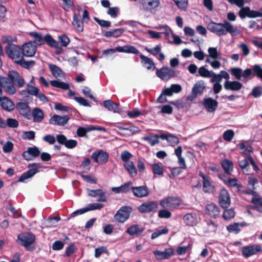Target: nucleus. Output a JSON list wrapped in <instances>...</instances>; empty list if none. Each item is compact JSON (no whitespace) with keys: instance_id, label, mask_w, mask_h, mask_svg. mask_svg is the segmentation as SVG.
Wrapping results in <instances>:
<instances>
[{"instance_id":"nucleus-8","label":"nucleus","mask_w":262,"mask_h":262,"mask_svg":"<svg viewBox=\"0 0 262 262\" xmlns=\"http://www.w3.org/2000/svg\"><path fill=\"white\" fill-rule=\"evenodd\" d=\"M261 251V246L258 244H253L244 246L242 248L241 250L242 255L245 258H248Z\"/></svg>"},{"instance_id":"nucleus-10","label":"nucleus","mask_w":262,"mask_h":262,"mask_svg":"<svg viewBox=\"0 0 262 262\" xmlns=\"http://www.w3.org/2000/svg\"><path fill=\"white\" fill-rule=\"evenodd\" d=\"M132 208L130 207L124 206L121 207L114 216L116 221L119 223H124L130 215Z\"/></svg>"},{"instance_id":"nucleus-59","label":"nucleus","mask_w":262,"mask_h":262,"mask_svg":"<svg viewBox=\"0 0 262 262\" xmlns=\"http://www.w3.org/2000/svg\"><path fill=\"white\" fill-rule=\"evenodd\" d=\"M94 19L102 27L108 28L111 26V23L110 21L100 19L96 17H94Z\"/></svg>"},{"instance_id":"nucleus-22","label":"nucleus","mask_w":262,"mask_h":262,"mask_svg":"<svg viewBox=\"0 0 262 262\" xmlns=\"http://www.w3.org/2000/svg\"><path fill=\"white\" fill-rule=\"evenodd\" d=\"M205 212L211 217L215 219L219 215L220 210L216 205L211 203L206 206Z\"/></svg>"},{"instance_id":"nucleus-39","label":"nucleus","mask_w":262,"mask_h":262,"mask_svg":"<svg viewBox=\"0 0 262 262\" xmlns=\"http://www.w3.org/2000/svg\"><path fill=\"white\" fill-rule=\"evenodd\" d=\"M235 215V212L233 208H225V210L223 212L222 217L225 220H231L232 219L234 218Z\"/></svg>"},{"instance_id":"nucleus-25","label":"nucleus","mask_w":262,"mask_h":262,"mask_svg":"<svg viewBox=\"0 0 262 262\" xmlns=\"http://www.w3.org/2000/svg\"><path fill=\"white\" fill-rule=\"evenodd\" d=\"M83 23L81 20L80 14L75 13L73 15L72 25L74 26L77 32H81L83 30Z\"/></svg>"},{"instance_id":"nucleus-16","label":"nucleus","mask_w":262,"mask_h":262,"mask_svg":"<svg viewBox=\"0 0 262 262\" xmlns=\"http://www.w3.org/2000/svg\"><path fill=\"white\" fill-rule=\"evenodd\" d=\"M21 50L23 55L32 57L36 52L37 46L32 41H30L24 44Z\"/></svg>"},{"instance_id":"nucleus-20","label":"nucleus","mask_w":262,"mask_h":262,"mask_svg":"<svg viewBox=\"0 0 262 262\" xmlns=\"http://www.w3.org/2000/svg\"><path fill=\"white\" fill-rule=\"evenodd\" d=\"M69 119L70 118L68 115L60 116L58 115H54L50 119L49 122L51 124L64 126L68 123Z\"/></svg>"},{"instance_id":"nucleus-17","label":"nucleus","mask_w":262,"mask_h":262,"mask_svg":"<svg viewBox=\"0 0 262 262\" xmlns=\"http://www.w3.org/2000/svg\"><path fill=\"white\" fill-rule=\"evenodd\" d=\"M130 189L135 196L140 198L146 197L149 194V189L146 185L132 187Z\"/></svg>"},{"instance_id":"nucleus-13","label":"nucleus","mask_w":262,"mask_h":262,"mask_svg":"<svg viewBox=\"0 0 262 262\" xmlns=\"http://www.w3.org/2000/svg\"><path fill=\"white\" fill-rule=\"evenodd\" d=\"M2 89L9 95H13L16 93V89L10 84L6 77L0 76V98L2 97Z\"/></svg>"},{"instance_id":"nucleus-23","label":"nucleus","mask_w":262,"mask_h":262,"mask_svg":"<svg viewBox=\"0 0 262 262\" xmlns=\"http://www.w3.org/2000/svg\"><path fill=\"white\" fill-rule=\"evenodd\" d=\"M203 105L208 112H214L218 106V102L212 98H205L203 100Z\"/></svg>"},{"instance_id":"nucleus-37","label":"nucleus","mask_w":262,"mask_h":262,"mask_svg":"<svg viewBox=\"0 0 262 262\" xmlns=\"http://www.w3.org/2000/svg\"><path fill=\"white\" fill-rule=\"evenodd\" d=\"M221 165L225 172L230 174L233 171V162L228 159H225L221 162Z\"/></svg>"},{"instance_id":"nucleus-62","label":"nucleus","mask_w":262,"mask_h":262,"mask_svg":"<svg viewBox=\"0 0 262 262\" xmlns=\"http://www.w3.org/2000/svg\"><path fill=\"white\" fill-rule=\"evenodd\" d=\"M241 9L238 12V15L239 16L242 18H245L246 17H248V13L249 11V7H244L243 6L242 7H241Z\"/></svg>"},{"instance_id":"nucleus-5","label":"nucleus","mask_w":262,"mask_h":262,"mask_svg":"<svg viewBox=\"0 0 262 262\" xmlns=\"http://www.w3.org/2000/svg\"><path fill=\"white\" fill-rule=\"evenodd\" d=\"M41 167L42 165L39 163H33L29 164L28 166L29 169L22 174L17 181L19 182H23L25 180L31 178L39 171L38 168H41Z\"/></svg>"},{"instance_id":"nucleus-47","label":"nucleus","mask_w":262,"mask_h":262,"mask_svg":"<svg viewBox=\"0 0 262 262\" xmlns=\"http://www.w3.org/2000/svg\"><path fill=\"white\" fill-rule=\"evenodd\" d=\"M209 56L213 59H220L221 58V53L217 52V48L215 47H210L208 50Z\"/></svg>"},{"instance_id":"nucleus-55","label":"nucleus","mask_w":262,"mask_h":262,"mask_svg":"<svg viewBox=\"0 0 262 262\" xmlns=\"http://www.w3.org/2000/svg\"><path fill=\"white\" fill-rule=\"evenodd\" d=\"M252 75L253 76V69L247 68L243 72L242 77L244 78V81L247 82L250 79L249 77Z\"/></svg>"},{"instance_id":"nucleus-61","label":"nucleus","mask_w":262,"mask_h":262,"mask_svg":"<svg viewBox=\"0 0 262 262\" xmlns=\"http://www.w3.org/2000/svg\"><path fill=\"white\" fill-rule=\"evenodd\" d=\"M63 2L62 8L66 11H68L70 9L74 7V2L72 0H61Z\"/></svg>"},{"instance_id":"nucleus-54","label":"nucleus","mask_w":262,"mask_h":262,"mask_svg":"<svg viewBox=\"0 0 262 262\" xmlns=\"http://www.w3.org/2000/svg\"><path fill=\"white\" fill-rule=\"evenodd\" d=\"M234 136V133L232 129H228L223 134V139L226 141H231Z\"/></svg>"},{"instance_id":"nucleus-19","label":"nucleus","mask_w":262,"mask_h":262,"mask_svg":"<svg viewBox=\"0 0 262 262\" xmlns=\"http://www.w3.org/2000/svg\"><path fill=\"white\" fill-rule=\"evenodd\" d=\"M40 151L36 146L29 147L27 150L23 152L22 156L27 161H30L32 157H37L39 156Z\"/></svg>"},{"instance_id":"nucleus-60","label":"nucleus","mask_w":262,"mask_h":262,"mask_svg":"<svg viewBox=\"0 0 262 262\" xmlns=\"http://www.w3.org/2000/svg\"><path fill=\"white\" fill-rule=\"evenodd\" d=\"M253 76L256 75L262 79V68L258 64H255L253 68Z\"/></svg>"},{"instance_id":"nucleus-18","label":"nucleus","mask_w":262,"mask_h":262,"mask_svg":"<svg viewBox=\"0 0 262 262\" xmlns=\"http://www.w3.org/2000/svg\"><path fill=\"white\" fill-rule=\"evenodd\" d=\"M156 258L158 260H163L169 259L174 254V251L172 248H169L165 249L164 251L156 250L153 251Z\"/></svg>"},{"instance_id":"nucleus-1","label":"nucleus","mask_w":262,"mask_h":262,"mask_svg":"<svg viewBox=\"0 0 262 262\" xmlns=\"http://www.w3.org/2000/svg\"><path fill=\"white\" fill-rule=\"evenodd\" d=\"M207 29L212 33L215 34L219 36H224L228 33L231 35H235L237 31V29L227 20H224L223 23H217L214 21H210L207 25Z\"/></svg>"},{"instance_id":"nucleus-12","label":"nucleus","mask_w":262,"mask_h":262,"mask_svg":"<svg viewBox=\"0 0 262 262\" xmlns=\"http://www.w3.org/2000/svg\"><path fill=\"white\" fill-rule=\"evenodd\" d=\"M158 207V204L157 201H147L141 204L138 207V210L141 213H147L156 211Z\"/></svg>"},{"instance_id":"nucleus-43","label":"nucleus","mask_w":262,"mask_h":262,"mask_svg":"<svg viewBox=\"0 0 262 262\" xmlns=\"http://www.w3.org/2000/svg\"><path fill=\"white\" fill-rule=\"evenodd\" d=\"M157 136H160V135L151 134L150 137L145 136L143 137V140L146 141L151 146H154L155 145L159 143V138H157Z\"/></svg>"},{"instance_id":"nucleus-58","label":"nucleus","mask_w":262,"mask_h":262,"mask_svg":"<svg viewBox=\"0 0 262 262\" xmlns=\"http://www.w3.org/2000/svg\"><path fill=\"white\" fill-rule=\"evenodd\" d=\"M212 71H209L204 67H201L199 69V75L203 77H211V74Z\"/></svg>"},{"instance_id":"nucleus-51","label":"nucleus","mask_w":262,"mask_h":262,"mask_svg":"<svg viewBox=\"0 0 262 262\" xmlns=\"http://www.w3.org/2000/svg\"><path fill=\"white\" fill-rule=\"evenodd\" d=\"M152 172L155 174L162 176L163 174V168L158 163L153 164L151 166Z\"/></svg>"},{"instance_id":"nucleus-42","label":"nucleus","mask_w":262,"mask_h":262,"mask_svg":"<svg viewBox=\"0 0 262 262\" xmlns=\"http://www.w3.org/2000/svg\"><path fill=\"white\" fill-rule=\"evenodd\" d=\"M239 225L243 226V223H234L227 226L226 229L230 233L233 232L235 234H237L241 231V229L239 227Z\"/></svg>"},{"instance_id":"nucleus-2","label":"nucleus","mask_w":262,"mask_h":262,"mask_svg":"<svg viewBox=\"0 0 262 262\" xmlns=\"http://www.w3.org/2000/svg\"><path fill=\"white\" fill-rule=\"evenodd\" d=\"M183 203L182 200L179 196H167L160 202V206L166 209L173 210L178 209Z\"/></svg>"},{"instance_id":"nucleus-27","label":"nucleus","mask_w":262,"mask_h":262,"mask_svg":"<svg viewBox=\"0 0 262 262\" xmlns=\"http://www.w3.org/2000/svg\"><path fill=\"white\" fill-rule=\"evenodd\" d=\"M144 228L140 227L138 224L133 225L129 226L125 231V233L131 236H140L144 231Z\"/></svg>"},{"instance_id":"nucleus-36","label":"nucleus","mask_w":262,"mask_h":262,"mask_svg":"<svg viewBox=\"0 0 262 262\" xmlns=\"http://www.w3.org/2000/svg\"><path fill=\"white\" fill-rule=\"evenodd\" d=\"M124 167L128 172L131 177H134L137 176V171L133 161H129L124 163Z\"/></svg>"},{"instance_id":"nucleus-45","label":"nucleus","mask_w":262,"mask_h":262,"mask_svg":"<svg viewBox=\"0 0 262 262\" xmlns=\"http://www.w3.org/2000/svg\"><path fill=\"white\" fill-rule=\"evenodd\" d=\"M128 132V133H125L123 132H121L120 134L124 135H127V136H130L133 135L134 134H138L140 132L141 130L139 129V127L135 126H132L129 125L128 128H124Z\"/></svg>"},{"instance_id":"nucleus-29","label":"nucleus","mask_w":262,"mask_h":262,"mask_svg":"<svg viewBox=\"0 0 262 262\" xmlns=\"http://www.w3.org/2000/svg\"><path fill=\"white\" fill-rule=\"evenodd\" d=\"M102 128L101 127H95L93 125H91L87 127L80 126L77 130V135L78 137H86V133L90 131L98 130H101Z\"/></svg>"},{"instance_id":"nucleus-56","label":"nucleus","mask_w":262,"mask_h":262,"mask_svg":"<svg viewBox=\"0 0 262 262\" xmlns=\"http://www.w3.org/2000/svg\"><path fill=\"white\" fill-rule=\"evenodd\" d=\"M178 8L181 10L186 11L188 6V0H181L175 2Z\"/></svg>"},{"instance_id":"nucleus-11","label":"nucleus","mask_w":262,"mask_h":262,"mask_svg":"<svg viewBox=\"0 0 262 262\" xmlns=\"http://www.w3.org/2000/svg\"><path fill=\"white\" fill-rule=\"evenodd\" d=\"M200 216L195 212L187 213L183 215V223L187 226L194 227L196 226L200 221Z\"/></svg>"},{"instance_id":"nucleus-21","label":"nucleus","mask_w":262,"mask_h":262,"mask_svg":"<svg viewBox=\"0 0 262 262\" xmlns=\"http://www.w3.org/2000/svg\"><path fill=\"white\" fill-rule=\"evenodd\" d=\"M251 193L253 195L251 201L253 204L252 209L262 213V198L257 195L254 191H252Z\"/></svg>"},{"instance_id":"nucleus-15","label":"nucleus","mask_w":262,"mask_h":262,"mask_svg":"<svg viewBox=\"0 0 262 262\" xmlns=\"http://www.w3.org/2000/svg\"><path fill=\"white\" fill-rule=\"evenodd\" d=\"M204 89V81L203 80L198 81L194 84L191 94L188 96V99L192 101L196 99L198 95L203 93Z\"/></svg>"},{"instance_id":"nucleus-46","label":"nucleus","mask_w":262,"mask_h":262,"mask_svg":"<svg viewBox=\"0 0 262 262\" xmlns=\"http://www.w3.org/2000/svg\"><path fill=\"white\" fill-rule=\"evenodd\" d=\"M225 185L230 187H235L238 191H239L242 187V185L238 183V180L236 178H230Z\"/></svg>"},{"instance_id":"nucleus-44","label":"nucleus","mask_w":262,"mask_h":262,"mask_svg":"<svg viewBox=\"0 0 262 262\" xmlns=\"http://www.w3.org/2000/svg\"><path fill=\"white\" fill-rule=\"evenodd\" d=\"M45 42L51 47L57 48L58 43L49 34H46L44 37Z\"/></svg>"},{"instance_id":"nucleus-64","label":"nucleus","mask_w":262,"mask_h":262,"mask_svg":"<svg viewBox=\"0 0 262 262\" xmlns=\"http://www.w3.org/2000/svg\"><path fill=\"white\" fill-rule=\"evenodd\" d=\"M251 95L254 98L259 97L262 95V87L261 86H255L254 87L251 92Z\"/></svg>"},{"instance_id":"nucleus-35","label":"nucleus","mask_w":262,"mask_h":262,"mask_svg":"<svg viewBox=\"0 0 262 262\" xmlns=\"http://www.w3.org/2000/svg\"><path fill=\"white\" fill-rule=\"evenodd\" d=\"M33 121L35 122H40L42 121L44 115L42 111L38 107L33 109L32 111Z\"/></svg>"},{"instance_id":"nucleus-53","label":"nucleus","mask_w":262,"mask_h":262,"mask_svg":"<svg viewBox=\"0 0 262 262\" xmlns=\"http://www.w3.org/2000/svg\"><path fill=\"white\" fill-rule=\"evenodd\" d=\"M6 127L8 126L11 128H16L18 126V122L15 119L11 118H7L6 123L5 122Z\"/></svg>"},{"instance_id":"nucleus-4","label":"nucleus","mask_w":262,"mask_h":262,"mask_svg":"<svg viewBox=\"0 0 262 262\" xmlns=\"http://www.w3.org/2000/svg\"><path fill=\"white\" fill-rule=\"evenodd\" d=\"M6 79L12 85L18 88H22L25 85V82L23 77L16 71L12 70L9 71Z\"/></svg>"},{"instance_id":"nucleus-30","label":"nucleus","mask_w":262,"mask_h":262,"mask_svg":"<svg viewBox=\"0 0 262 262\" xmlns=\"http://www.w3.org/2000/svg\"><path fill=\"white\" fill-rule=\"evenodd\" d=\"M157 138H160L162 140H166L169 142L171 146H174L179 144L180 140L178 137L172 135H166L164 134H160V136H157Z\"/></svg>"},{"instance_id":"nucleus-40","label":"nucleus","mask_w":262,"mask_h":262,"mask_svg":"<svg viewBox=\"0 0 262 262\" xmlns=\"http://www.w3.org/2000/svg\"><path fill=\"white\" fill-rule=\"evenodd\" d=\"M31 37L34 38V41L33 42L36 46H41L45 42L44 37L41 36V34H39L36 32H31L30 34Z\"/></svg>"},{"instance_id":"nucleus-48","label":"nucleus","mask_w":262,"mask_h":262,"mask_svg":"<svg viewBox=\"0 0 262 262\" xmlns=\"http://www.w3.org/2000/svg\"><path fill=\"white\" fill-rule=\"evenodd\" d=\"M169 232V229L167 227H165L162 229L157 230L156 231L153 232L151 236V238L154 239L162 234H167Z\"/></svg>"},{"instance_id":"nucleus-26","label":"nucleus","mask_w":262,"mask_h":262,"mask_svg":"<svg viewBox=\"0 0 262 262\" xmlns=\"http://www.w3.org/2000/svg\"><path fill=\"white\" fill-rule=\"evenodd\" d=\"M16 108L20 115L24 116L28 119H30L31 112L29 110V106L27 103L22 102H18L16 104Z\"/></svg>"},{"instance_id":"nucleus-34","label":"nucleus","mask_w":262,"mask_h":262,"mask_svg":"<svg viewBox=\"0 0 262 262\" xmlns=\"http://www.w3.org/2000/svg\"><path fill=\"white\" fill-rule=\"evenodd\" d=\"M103 105L108 111H113L114 113L118 112L119 110L118 104L110 100L104 101Z\"/></svg>"},{"instance_id":"nucleus-14","label":"nucleus","mask_w":262,"mask_h":262,"mask_svg":"<svg viewBox=\"0 0 262 262\" xmlns=\"http://www.w3.org/2000/svg\"><path fill=\"white\" fill-rule=\"evenodd\" d=\"M219 203L223 208H228L231 204L230 196L228 191L223 188L221 190L219 196Z\"/></svg>"},{"instance_id":"nucleus-50","label":"nucleus","mask_w":262,"mask_h":262,"mask_svg":"<svg viewBox=\"0 0 262 262\" xmlns=\"http://www.w3.org/2000/svg\"><path fill=\"white\" fill-rule=\"evenodd\" d=\"M58 41L60 45L63 47H67L70 42L69 38L65 34L58 36Z\"/></svg>"},{"instance_id":"nucleus-49","label":"nucleus","mask_w":262,"mask_h":262,"mask_svg":"<svg viewBox=\"0 0 262 262\" xmlns=\"http://www.w3.org/2000/svg\"><path fill=\"white\" fill-rule=\"evenodd\" d=\"M231 75L237 80H240L242 77L243 70L240 68H232L230 70Z\"/></svg>"},{"instance_id":"nucleus-52","label":"nucleus","mask_w":262,"mask_h":262,"mask_svg":"<svg viewBox=\"0 0 262 262\" xmlns=\"http://www.w3.org/2000/svg\"><path fill=\"white\" fill-rule=\"evenodd\" d=\"M171 215V212L167 209H161L158 212V217L161 219H169Z\"/></svg>"},{"instance_id":"nucleus-38","label":"nucleus","mask_w":262,"mask_h":262,"mask_svg":"<svg viewBox=\"0 0 262 262\" xmlns=\"http://www.w3.org/2000/svg\"><path fill=\"white\" fill-rule=\"evenodd\" d=\"M15 62L21 67L26 69H29L33 67L35 64V62L34 60L25 61L23 57L19 59L16 60Z\"/></svg>"},{"instance_id":"nucleus-32","label":"nucleus","mask_w":262,"mask_h":262,"mask_svg":"<svg viewBox=\"0 0 262 262\" xmlns=\"http://www.w3.org/2000/svg\"><path fill=\"white\" fill-rule=\"evenodd\" d=\"M124 30H125L123 28H118L111 31H105L104 32L103 36L106 38H117L120 36L124 32Z\"/></svg>"},{"instance_id":"nucleus-57","label":"nucleus","mask_w":262,"mask_h":262,"mask_svg":"<svg viewBox=\"0 0 262 262\" xmlns=\"http://www.w3.org/2000/svg\"><path fill=\"white\" fill-rule=\"evenodd\" d=\"M107 253L108 250L106 247L101 246L98 248H97L95 250V257L96 258H98L100 256V255L103 253Z\"/></svg>"},{"instance_id":"nucleus-41","label":"nucleus","mask_w":262,"mask_h":262,"mask_svg":"<svg viewBox=\"0 0 262 262\" xmlns=\"http://www.w3.org/2000/svg\"><path fill=\"white\" fill-rule=\"evenodd\" d=\"M203 190L205 193H213L214 187L210 181V179L203 182Z\"/></svg>"},{"instance_id":"nucleus-3","label":"nucleus","mask_w":262,"mask_h":262,"mask_svg":"<svg viewBox=\"0 0 262 262\" xmlns=\"http://www.w3.org/2000/svg\"><path fill=\"white\" fill-rule=\"evenodd\" d=\"M17 240L19 244L24 246L28 251H32L35 249L34 247H31L35 240V236L31 232H24L18 235Z\"/></svg>"},{"instance_id":"nucleus-7","label":"nucleus","mask_w":262,"mask_h":262,"mask_svg":"<svg viewBox=\"0 0 262 262\" xmlns=\"http://www.w3.org/2000/svg\"><path fill=\"white\" fill-rule=\"evenodd\" d=\"M91 157L95 163L100 165H104L108 162L109 155L102 149H98L94 151Z\"/></svg>"},{"instance_id":"nucleus-63","label":"nucleus","mask_w":262,"mask_h":262,"mask_svg":"<svg viewBox=\"0 0 262 262\" xmlns=\"http://www.w3.org/2000/svg\"><path fill=\"white\" fill-rule=\"evenodd\" d=\"M42 139L45 142L51 145L54 144L56 142V138L53 135H47L43 137Z\"/></svg>"},{"instance_id":"nucleus-33","label":"nucleus","mask_w":262,"mask_h":262,"mask_svg":"<svg viewBox=\"0 0 262 262\" xmlns=\"http://www.w3.org/2000/svg\"><path fill=\"white\" fill-rule=\"evenodd\" d=\"M139 56L141 59V63L143 66L146 67L148 70L155 69V66L154 62L150 58L142 54H140Z\"/></svg>"},{"instance_id":"nucleus-28","label":"nucleus","mask_w":262,"mask_h":262,"mask_svg":"<svg viewBox=\"0 0 262 262\" xmlns=\"http://www.w3.org/2000/svg\"><path fill=\"white\" fill-rule=\"evenodd\" d=\"M224 88L226 90L239 91L243 87V84L238 81H225Z\"/></svg>"},{"instance_id":"nucleus-31","label":"nucleus","mask_w":262,"mask_h":262,"mask_svg":"<svg viewBox=\"0 0 262 262\" xmlns=\"http://www.w3.org/2000/svg\"><path fill=\"white\" fill-rule=\"evenodd\" d=\"M49 68L52 74V75L56 77H64L65 76V74L63 72V71L59 68L58 66L50 64L49 65Z\"/></svg>"},{"instance_id":"nucleus-24","label":"nucleus","mask_w":262,"mask_h":262,"mask_svg":"<svg viewBox=\"0 0 262 262\" xmlns=\"http://www.w3.org/2000/svg\"><path fill=\"white\" fill-rule=\"evenodd\" d=\"M0 106L3 109L8 112H11L15 108L14 102L7 97L0 98Z\"/></svg>"},{"instance_id":"nucleus-9","label":"nucleus","mask_w":262,"mask_h":262,"mask_svg":"<svg viewBox=\"0 0 262 262\" xmlns=\"http://www.w3.org/2000/svg\"><path fill=\"white\" fill-rule=\"evenodd\" d=\"M141 9L145 12H151L160 5V0H140Z\"/></svg>"},{"instance_id":"nucleus-6","label":"nucleus","mask_w":262,"mask_h":262,"mask_svg":"<svg viewBox=\"0 0 262 262\" xmlns=\"http://www.w3.org/2000/svg\"><path fill=\"white\" fill-rule=\"evenodd\" d=\"M5 50L8 56L12 59H19L22 57L21 48L11 42L7 44Z\"/></svg>"}]
</instances>
